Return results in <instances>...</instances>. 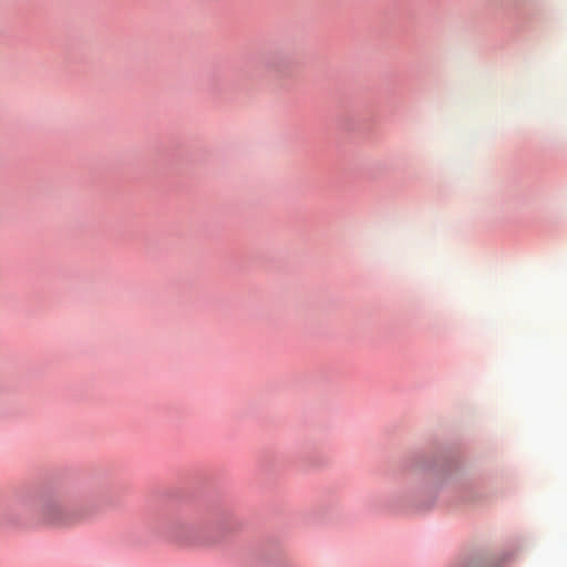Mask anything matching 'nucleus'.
Listing matches in <instances>:
<instances>
[{
  "instance_id": "1",
  "label": "nucleus",
  "mask_w": 567,
  "mask_h": 567,
  "mask_svg": "<svg viewBox=\"0 0 567 567\" xmlns=\"http://www.w3.org/2000/svg\"><path fill=\"white\" fill-rule=\"evenodd\" d=\"M82 520L83 515L53 497L43 501L38 513L39 524L50 529H69Z\"/></svg>"
},
{
  "instance_id": "2",
  "label": "nucleus",
  "mask_w": 567,
  "mask_h": 567,
  "mask_svg": "<svg viewBox=\"0 0 567 567\" xmlns=\"http://www.w3.org/2000/svg\"><path fill=\"white\" fill-rule=\"evenodd\" d=\"M165 536L171 543L183 548H202L212 544L199 524L186 519L172 522L166 528Z\"/></svg>"
}]
</instances>
